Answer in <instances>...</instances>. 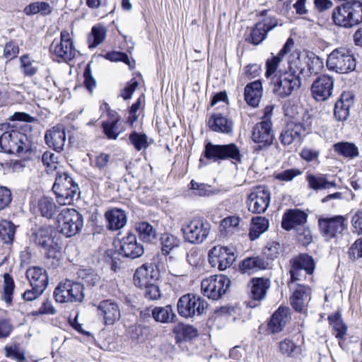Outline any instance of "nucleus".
Returning <instances> with one entry per match:
<instances>
[{"instance_id": "45", "label": "nucleus", "mask_w": 362, "mask_h": 362, "mask_svg": "<svg viewBox=\"0 0 362 362\" xmlns=\"http://www.w3.org/2000/svg\"><path fill=\"white\" fill-rule=\"evenodd\" d=\"M16 232L15 225L9 221H0V239L6 244L12 243Z\"/></svg>"}, {"instance_id": "61", "label": "nucleus", "mask_w": 362, "mask_h": 362, "mask_svg": "<svg viewBox=\"0 0 362 362\" xmlns=\"http://www.w3.org/2000/svg\"><path fill=\"white\" fill-rule=\"evenodd\" d=\"M281 61V57L279 54L277 56L273 57L271 59H267L266 62V73L265 76L267 78H269L272 74H274Z\"/></svg>"}, {"instance_id": "63", "label": "nucleus", "mask_w": 362, "mask_h": 362, "mask_svg": "<svg viewBox=\"0 0 362 362\" xmlns=\"http://www.w3.org/2000/svg\"><path fill=\"white\" fill-rule=\"evenodd\" d=\"M42 161L47 168L55 169L58 162V156L52 152L46 151L42 154Z\"/></svg>"}, {"instance_id": "38", "label": "nucleus", "mask_w": 362, "mask_h": 362, "mask_svg": "<svg viewBox=\"0 0 362 362\" xmlns=\"http://www.w3.org/2000/svg\"><path fill=\"white\" fill-rule=\"evenodd\" d=\"M21 73L27 77L33 76L38 71L39 62L34 60L29 54H24L19 59Z\"/></svg>"}, {"instance_id": "14", "label": "nucleus", "mask_w": 362, "mask_h": 362, "mask_svg": "<svg viewBox=\"0 0 362 362\" xmlns=\"http://www.w3.org/2000/svg\"><path fill=\"white\" fill-rule=\"evenodd\" d=\"M271 201L269 189L263 186L255 187L249 194L247 199L248 210L253 214L264 213Z\"/></svg>"}, {"instance_id": "32", "label": "nucleus", "mask_w": 362, "mask_h": 362, "mask_svg": "<svg viewBox=\"0 0 362 362\" xmlns=\"http://www.w3.org/2000/svg\"><path fill=\"white\" fill-rule=\"evenodd\" d=\"M262 95V87L259 81L252 82L245 88V100L252 107H257L259 105Z\"/></svg>"}, {"instance_id": "23", "label": "nucleus", "mask_w": 362, "mask_h": 362, "mask_svg": "<svg viewBox=\"0 0 362 362\" xmlns=\"http://www.w3.org/2000/svg\"><path fill=\"white\" fill-rule=\"evenodd\" d=\"M277 23V20L274 18H267L257 23L251 30L248 41L254 45L259 44L266 38L267 33L275 28Z\"/></svg>"}, {"instance_id": "6", "label": "nucleus", "mask_w": 362, "mask_h": 362, "mask_svg": "<svg viewBox=\"0 0 362 362\" xmlns=\"http://www.w3.org/2000/svg\"><path fill=\"white\" fill-rule=\"evenodd\" d=\"M327 66L329 71L347 74L356 69V61L354 55L344 47L334 49L327 57Z\"/></svg>"}, {"instance_id": "2", "label": "nucleus", "mask_w": 362, "mask_h": 362, "mask_svg": "<svg viewBox=\"0 0 362 362\" xmlns=\"http://www.w3.org/2000/svg\"><path fill=\"white\" fill-rule=\"evenodd\" d=\"M274 93L281 98H286L298 90L301 84L300 74L291 67L288 71L274 75L271 81Z\"/></svg>"}, {"instance_id": "40", "label": "nucleus", "mask_w": 362, "mask_h": 362, "mask_svg": "<svg viewBox=\"0 0 362 362\" xmlns=\"http://www.w3.org/2000/svg\"><path fill=\"white\" fill-rule=\"evenodd\" d=\"M148 334V327L138 324L130 325L126 330V335L132 342L141 343L145 341Z\"/></svg>"}, {"instance_id": "55", "label": "nucleus", "mask_w": 362, "mask_h": 362, "mask_svg": "<svg viewBox=\"0 0 362 362\" xmlns=\"http://www.w3.org/2000/svg\"><path fill=\"white\" fill-rule=\"evenodd\" d=\"M13 327L6 312L0 309V339L8 337Z\"/></svg>"}, {"instance_id": "58", "label": "nucleus", "mask_w": 362, "mask_h": 362, "mask_svg": "<svg viewBox=\"0 0 362 362\" xmlns=\"http://www.w3.org/2000/svg\"><path fill=\"white\" fill-rule=\"evenodd\" d=\"M152 282L143 286L144 288V296L149 300H157L160 297V291L158 286Z\"/></svg>"}, {"instance_id": "44", "label": "nucleus", "mask_w": 362, "mask_h": 362, "mask_svg": "<svg viewBox=\"0 0 362 362\" xmlns=\"http://www.w3.org/2000/svg\"><path fill=\"white\" fill-rule=\"evenodd\" d=\"M38 210L42 216L51 218L57 211V206L52 198L43 197L38 201Z\"/></svg>"}, {"instance_id": "51", "label": "nucleus", "mask_w": 362, "mask_h": 362, "mask_svg": "<svg viewBox=\"0 0 362 362\" xmlns=\"http://www.w3.org/2000/svg\"><path fill=\"white\" fill-rule=\"evenodd\" d=\"M119 119L116 117L103 122L102 126L104 133L108 139H116L121 133V130L117 125Z\"/></svg>"}, {"instance_id": "24", "label": "nucleus", "mask_w": 362, "mask_h": 362, "mask_svg": "<svg viewBox=\"0 0 362 362\" xmlns=\"http://www.w3.org/2000/svg\"><path fill=\"white\" fill-rule=\"evenodd\" d=\"M307 218V214L298 209H289L282 217L281 226L286 230L297 229L306 223Z\"/></svg>"}, {"instance_id": "10", "label": "nucleus", "mask_w": 362, "mask_h": 362, "mask_svg": "<svg viewBox=\"0 0 362 362\" xmlns=\"http://www.w3.org/2000/svg\"><path fill=\"white\" fill-rule=\"evenodd\" d=\"M54 297L57 302L81 303L84 299L83 286L78 282L65 280L59 284L54 291Z\"/></svg>"}, {"instance_id": "59", "label": "nucleus", "mask_w": 362, "mask_h": 362, "mask_svg": "<svg viewBox=\"0 0 362 362\" xmlns=\"http://www.w3.org/2000/svg\"><path fill=\"white\" fill-rule=\"evenodd\" d=\"M79 276L90 286H95L100 280L99 276L90 269H83L80 271Z\"/></svg>"}, {"instance_id": "1", "label": "nucleus", "mask_w": 362, "mask_h": 362, "mask_svg": "<svg viewBox=\"0 0 362 362\" xmlns=\"http://www.w3.org/2000/svg\"><path fill=\"white\" fill-rule=\"evenodd\" d=\"M332 20L336 25L351 28L362 22V3L346 2L335 8L332 12Z\"/></svg>"}, {"instance_id": "57", "label": "nucleus", "mask_w": 362, "mask_h": 362, "mask_svg": "<svg viewBox=\"0 0 362 362\" xmlns=\"http://www.w3.org/2000/svg\"><path fill=\"white\" fill-rule=\"evenodd\" d=\"M189 189L193 194L200 197L209 196L211 192L210 186L204 183H198L193 180L189 183Z\"/></svg>"}, {"instance_id": "29", "label": "nucleus", "mask_w": 362, "mask_h": 362, "mask_svg": "<svg viewBox=\"0 0 362 362\" xmlns=\"http://www.w3.org/2000/svg\"><path fill=\"white\" fill-rule=\"evenodd\" d=\"M209 128L216 132L230 134L233 132V122L221 113L213 114L209 119Z\"/></svg>"}, {"instance_id": "4", "label": "nucleus", "mask_w": 362, "mask_h": 362, "mask_svg": "<svg viewBox=\"0 0 362 362\" xmlns=\"http://www.w3.org/2000/svg\"><path fill=\"white\" fill-rule=\"evenodd\" d=\"M0 146L5 153L20 155L29 151L30 142L25 134L11 129L0 136Z\"/></svg>"}, {"instance_id": "43", "label": "nucleus", "mask_w": 362, "mask_h": 362, "mask_svg": "<svg viewBox=\"0 0 362 362\" xmlns=\"http://www.w3.org/2000/svg\"><path fill=\"white\" fill-rule=\"evenodd\" d=\"M106 36V29L101 25H94L91 29V33L88 35V47L90 49L95 48L100 45Z\"/></svg>"}, {"instance_id": "50", "label": "nucleus", "mask_w": 362, "mask_h": 362, "mask_svg": "<svg viewBox=\"0 0 362 362\" xmlns=\"http://www.w3.org/2000/svg\"><path fill=\"white\" fill-rule=\"evenodd\" d=\"M14 288L15 284L13 278L8 274H5L4 275L2 299L8 304H11L12 302Z\"/></svg>"}, {"instance_id": "16", "label": "nucleus", "mask_w": 362, "mask_h": 362, "mask_svg": "<svg viewBox=\"0 0 362 362\" xmlns=\"http://www.w3.org/2000/svg\"><path fill=\"white\" fill-rule=\"evenodd\" d=\"M209 262L211 264L218 265L221 271L230 267L235 259L233 250L228 247L215 246L209 252Z\"/></svg>"}, {"instance_id": "5", "label": "nucleus", "mask_w": 362, "mask_h": 362, "mask_svg": "<svg viewBox=\"0 0 362 362\" xmlns=\"http://www.w3.org/2000/svg\"><path fill=\"white\" fill-rule=\"evenodd\" d=\"M58 228L67 238L76 235L83 227V217L74 209L64 208L57 216Z\"/></svg>"}, {"instance_id": "27", "label": "nucleus", "mask_w": 362, "mask_h": 362, "mask_svg": "<svg viewBox=\"0 0 362 362\" xmlns=\"http://www.w3.org/2000/svg\"><path fill=\"white\" fill-rule=\"evenodd\" d=\"M310 288L303 285H298L291 297L292 307L298 312H303L310 300Z\"/></svg>"}, {"instance_id": "39", "label": "nucleus", "mask_w": 362, "mask_h": 362, "mask_svg": "<svg viewBox=\"0 0 362 362\" xmlns=\"http://www.w3.org/2000/svg\"><path fill=\"white\" fill-rule=\"evenodd\" d=\"M152 316L156 321L162 323L173 322L176 318V315L173 312L171 305L156 307L152 310Z\"/></svg>"}, {"instance_id": "41", "label": "nucleus", "mask_w": 362, "mask_h": 362, "mask_svg": "<svg viewBox=\"0 0 362 362\" xmlns=\"http://www.w3.org/2000/svg\"><path fill=\"white\" fill-rule=\"evenodd\" d=\"M269 221L262 216H256L252 219V225L250 230V237L251 240H255L261 234L264 233L269 228Z\"/></svg>"}, {"instance_id": "47", "label": "nucleus", "mask_w": 362, "mask_h": 362, "mask_svg": "<svg viewBox=\"0 0 362 362\" xmlns=\"http://www.w3.org/2000/svg\"><path fill=\"white\" fill-rule=\"evenodd\" d=\"M334 151L341 156L353 158L358 156V149L354 144L339 142L334 146Z\"/></svg>"}, {"instance_id": "13", "label": "nucleus", "mask_w": 362, "mask_h": 362, "mask_svg": "<svg viewBox=\"0 0 362 362\" xmlns=\"http://www.w3.org/2000/svg\"><path fill=\"white\" fill-rule=\"evenodd\" d=\"M206 306L204 299L190 293L180 297L177 305L179 315L185 318L201 315Z\"/></svg>"}, {"instance_id": "56", "label": "nucleus", "mask_w": 362, "mask_h": 362, "mask_svg": "<svg viewBox=\"0 0 362 362\" xmlns=\"http://www.w3.org/2000/svg\"><path fill=\"white\" fill-rule=\"evenodd\" d=\"M296 238L303 245H308L313 240V236L310 228L305 225L297 228Z\"/></svg>"}, {"instance_id": "22", "label": "nucleus", "mask_w": 362, "mask_h": 362, "mask_svg": "<svg viewBox=\"0 0 362 362\" xmlns=\"http://www.w3.org/2000/svg\"><path fill=\"white\" fill-rule=\"evenodd\" d=\"M304 132L305 127L302 124L292 121L288 122L282 130L279 139L284 146H288L293 143L299 144Z\"/></svg>"}, {"instance_id": "3", "label": "nucleus", "mask_w": 362, "mask_h": 362, "mask_svg": "<svg viewBox=\"0 0 362 362\" xmlns=\"http://www.w3.org/2000/svg\"><path fill=\"white\" fill-rule=\"evenodd\" d=\"M52 190L57 203L62 206L71 204L75 197H78L80 194L78 185L65 173L57 176Z\"/></svg>"}, {"instance_id": "28", "label": "nucleus", "mask_w": 362, "mask_h": 362, "mask_svg": "<svg viewBox=\"0 0 362 362\" xmlns=\"http://www.w3.org/2000/svg\"><path fill=\"white\" fill-rule=\"evenodd\" d=\"M26 276L30 286H35L45 291L48 285V275L46 271L41 267H33L28 269L26 272Z\"/></svg>"}, {"instance_id": "64", "label": "nucleus", "mask_w": 362, "mask_h": 362, "mask_svg": "<svg viewBox=\"0 0 362 362\" xmlns=\"http://www.w3.org/2000/svg\"><path fill=\"white\" fill-rule=\"evenodd\" d=\"M349 257L353 259L362 257V237L355 241L349 252Z\"/></svg>"}, {"instance_id": "33", "label": "nucleus", "mask_w": 362, "mask_h": 362, "mask_svg": "<svg viewBox=\"0 0 362 362\" xmlns=\"http://www.w3.org/2000/svg\"><path fill=\"white\" fill-rule=\"evenodd\" d=\"M329 322L334 332L335 337L337 338L339 345L341 349H344L341 340L344 339V337L347 332V326L344 322L341 315L339 313H336L328 317Z\"/></svg>"}, {"instance_id": "49", "label": "nucleus", "mask_w": 362, "mask_h": 362, "mask_svg": "<svg viewBox=\"0 0 362 362\" xmlns=\"http://www.w3.org/2000/svg\"><path fill=\"white\" fill-rule=\"evenodd\" d=\"M280 352L286 356L296 357L301 353V348L293 341L285 339L279 343Z\"/></svg>"}, {"instance_id": "62", "label": "nucleus", "mask_w": 362, "mask_h": 362, "mask_svg": "<svg viewBox=\"0 0 362 362\" xmlns=\"http://www.w3.org/2000/svg\"><path fill=\"white\" fill-rule=\"evenodd\" d=\"M19 52L18 45L14 42H8L6 44L4 49V56L8 59L11 60L15 58Z\"/></svg>"}, {"instance_id": "46", "label": "nucleus", "mask_w": 362, "mask_h": 362, "mask_svg": "<svg viewBox=\"0 0 362 362\" xmlns=\"http://www.w3.org/2000/svg\"><path fill=\"white\" fill-rule=\"evenodd\" d=\"M129 142L134 146L135 149L140 151L146 149L152 143V140H148V136L145 134L133 132L129 136Z\"/></svg>"}, {"instance_id": "30", "label": "nucleus", "mask_w": 362, "mask_h": 362, "mask_svg": "<svg viewBox=\"0 0 362 362\" xmlns=\"http://www.w3.org/2000/svg\"><path fill=\"white\" fill-rule=\"evenodd\" d=\"M250 287L251 298L254 300L259 301L265 298L270 287V281L268 279L254 278L250 281Z\"/></svg>"}, {"instance_id": "11", "label": "nucleus", "mask_w": 362, "mask_h": 362, "mask_svg": "<svg viewBox=\"0 0 362 362\" xmlns=\"http://www.w3.org/2000/svg\"><path fill=\"white\" fill-rule=\"evenodd\" d=\"M204 156L213 161L228 159L239 163L241 162L243 157L240 148L233 143L216 145L211 142L207 143L205 146Z\"/></svg>"}, {"instance_id": "15", "label": "nucleus", "mask_w": 362, "mask_h": 362, "mask_svg": "<svg viewBox=\"0 0 362 362\" xmlns=\"http://www.w3.org/2000/svg\"><path fill=\"white\" fill-rule=\"evenodd\" d=\"M291 279L293 282L305 277L306 274H312L315 264L313 257L307 254H301L291 260Z\"/></svg>"}, {"instance_id": "60", "label": "nucleus", "mask_w": 362, "mask_h": 362, "mask_svg": "<svg viewBox=\"0 0 362 362\" xmlns=\"http://www.w3.org/2000/svg\"><path fill=\"white\" fill-rule=\"evenodd\" d=\"M301 174V172L300 170L298 169H288L284 170L281 173H276L274 175L275 179L280 180V181H284V182H288L291 181L294 177Z\"/></svg>"}, {"instance_id": "8", "label": "nucleus", "mask_w": 362, "mask_h": 362, "mask_svg": "<svg viewBox=\"0 0 362 362\" xmlns=\"http://www.w3.org/2000/svg\"><path fill=\"white\" fill-rule=\"evenodd\" d=\"M272 113V107L267 106L264 110L262 120L253 128L252 139L255 143L259 144V148L268 147L273 143L274 136L270 119Z\"/></svg>"}, {"instance_id": "52", "label": "nucleus", "mask_w": 362, "mask_h": 362, "mask_svg": "<svg viewBox=\"0 0 362 362\" xmlns=\"http://www.w3.org/2000/svg\"><path fill=\"white\" fill-rule=\"evenodd\" d=\"M327 176L323 174L313 175L308 174L306 175V181L308 182V187L314 190L325 189V181Z\"/></svg>"}, {"instance_id": "21", "label": "nucleus", "mask_w": 362, "mask_h": 362, "mask_svg": "<svg viewBox=\"0 0 362 362\" xmlns=\"http://www.w3.org/2000/svg\"><path fill=\"white\" fill-rule=\"evenodd\" d=\"M98 311L106 325L115 324L121 317L119 305L112 300L101 301L98 306Z\"/></svg>"}, {"instance_id": "54", "label": "nucleus", "mask_w": 362, "mask_h": 362, "mask_svg": "<svg viewBox=\"0 0 362 362\" xmlns=\"http://www.w3.org/2000/svg\"><path fill=\"white\" fill-rule=\"evenodd\" d=\"M307 67L310 74H316L323 68L322 60L313 52H310L306 56Z\"/></svg>"}, {"instance_id": "42", "label": "nucleus", "mask_w": 362, "mask_h": 362, "mask_svg": "<svg viewBox=\"0 0 362 362\" xmlns=\"http://www.w3.org/2000/svg\"><path fill=\"white\" fill-rule=\"evenodd\" d=\"M160 241L161 252L165 255H169L173 249L178 247L180 244V240L169 233H163L160 238Z\"/></svg>"}, {"instance_id": "20", "label": "nucleus", "mask_w": 362, "mask_h": 362, "mask_svg": "<svg viewBox=\"0 0 362 362\" xmlns=\"http://www.w3.org/2000/svg\"><path fill=\"white\" fill-rule=\"evenodd\" d=\"M119 251L123 256L135 259L144 254V248L142 244L138 243L136 235L129 233L120 240Z\"/></svg>"}, {"instance_id": "17", "label": "nucleus", "mask_w": 362, "mask_h": 362, "mask_svg": "<svg viewBox=\"0 0 362 362\" xmlns=\"http://www.w3.org/2000/svg\"><path fill=\"white\" fill-rule=\"evenodd\" d=\"M346 218L342 216L320 218L318 221L321 233L327 238L337 237L346 228Z\"/></svg>"}, {"instance_id": "48", "label": "nucleus", "mask_w": 362, "mask_h": 362, "mask_svg": "<svg viewBox=\"0 0 362 362\" xmlns=\"http://www.w3.org/2000/svg\"><path fill=\"white\" fill-rule=\"evenodd\" d=\"M173 332L178 339H192L197 336V330L193 326L180 323L175 326Z\"/></svg>"}, {"instance_id": "12", "label": "nucleus", "mask_w": 362, "mask_h": 362, "mask_svg": "<svg viewBox=\"0 0 362 362\" xmlns=\"http://www.w3.org/2000/svg\"><path fill=\"white\" fill-rule=\"evenodd\" d=\"M230 280L225 275H214L204 279L201 287L204 295L212 300H218L226 292Z\"/></svg>"}, {"instance_id": "19", "label": "nucleus", "mask_w": 362, "mask_h": 362, "mask_svg": "<svg viewBox=\"0 0 362 362\" xmlns=\"http://www.w3.org/2000/svg\"><path fill=\"white\" fill-rule=\"evenodd\" d=\"M334 79L328 75H321L313 82L311 90L315 100L323 101L332 93Z\"/></svg>"}, {"instance_id": "53", "label": "nucleus", "mask_w": 362, "mask_h": 362, "mask_svg": "<svg viewBox=\"0 0 362 362\" xmlns=\"http://www.w3.org/2000/svg\"><path fill=\"white\" fill-rule=\"evenodd\" d=\"M6 356L11 358L18 362H25V352L19 344H13L5 346Z\"/></svg>"}, {"instance_id": "36", "label": "nucleus", "mask_w": 362, "mask_h": 362, "mask_svg": "<svg viewBox=\"0 0 362 362\" xmlns=\"http://www.w3.org/2000/svg\"><path fill=\"white\" fill-rule=\"evenodd\" d=\"M52 233V228L49 225H43L33 233L34 241L41 247H47L53 244Z\"/></svg>"}, {"instance_id": "9", "label": "nucleus", "mask_w": 362, "mask_h": 362, "mask_svg": "<svg viewBox=\"0 0 362 362\" xmlns=\"http://www.w3.org/2000/svg\"><path fill=\"white\" fill-rule=\"evenodd\" d=\"M181 230L186 241L200 244L207 238L211 224L203 218H194L184 223Z\"/></svg>"}, {"instance_id": "25", "label": "nucleus", "mask_w": 362, "mask_h": 362, "mask_svg": "<svg viewBox=\"0 0 362 362\" xmlns=\"http://www.w3.org/2000/svg\"><path fill=\"white\" fill-rule=\"evenodd\" d=\"M45 140L49 148H53L57 152L62 151L66 142L64 128L60 125L54 126L46 132Z\"/></svg>"}, {"instance_id": "18", "label": "nucleus", "mask_w": 362, "mask_h": 362, "mask_svg": "<svg viewBox=\"0 0 362 362\" xmlns=\"http://www.w3.org/2000/svg\"><path fill=\"white\" fill-rule=\"evenodd\" d=\"M160 276L157 267L152 263L144 264L139 267L134 274V283L136 287L143 288V286L156 282Z\"/></svg>"}, {"instance_id": "35", "label": "nucleus", "mask_w": 362, "mask_h": 362, "mask_svg": "<svg viewBox=\"0 0 362 362\" xmlns=\"http://www.w3.org/2000/svg\"><path fill=\"white\" fill-rule=\"evenodd\" d=\"M269 263L263 257H253L245 259L240 267L244 273L251 274L259 270L266 269Z\"/></svg>"}, {"instance_id": "34", "label": "nucleus", "mask_w": 362, "mask_h": 362, "mask_svg": "<svg viewBox=\"0 0 362 362\" xmlns=\"http://www.w3.org/2000/svg\"><path fill=\"white\" fill-rule=\"evenodd\" d=\"M353 103L349 94H342L334 105V115L339 121L346 120L349 115V107Z\"/></svg>"}, {"instance_id": "26", "label": "nucleus", "mask_w": 362, "mask_h": 362, "mask_svg": "<svg viewBox=\"0 0 362 362\" xmlns=\"http://www.w3.org/2000/svg\"><path fill=\"white\" fill-rule=\"evenodd\" d=\"M290 318L289 308L287 307H279L272 315L268 322V330L272 333L281 332Z\"/></svg>"}, {"instance_id": "7", "label": "nucleus", "mask_w": 362, "mask_h": 362, "mask_svg": "<svg viewBox=\"0 0 362 362\" xmlns=\"http://www.w3.org/2000/svg\"><path fill=\"white\" fill-rule=\"evenodd\" d=\"M49 51L54 60L58 62H69L74 59L76 49L70 33L63 30L60 33V40H54L50 45Z\"/></svg>"}, {"instance_id": "31", "label": "nucleus", "mask_w": 362, "mask_h": 362, "mask_svg": "<svg viewBox=\"0 0 362 362\" xmlns=\"http://www.w3.org/2000/svg\"><path fill=\"white\" fill-rule=\"evenodd\" d=\"M107 221V228L112 230H117L123 228L127 223V215L124 211L119 209H113L105 213Z\"/></svg>"}, {"instance_id": "37", "label": "nucleus", "mask_w": 362, "mask_h": 362, "mask_svg": "<svg viewBox=\"0 0 362 362\" xmlns=\"http://www.w3.org/2000/svg\"><path fill=\"white\" fill-rule=\"evenodd\" d=\"M135 229L144 242L152 243L156 240V230L149 223L141 221L136 223Z\"/></svg>"}]
</instances>
